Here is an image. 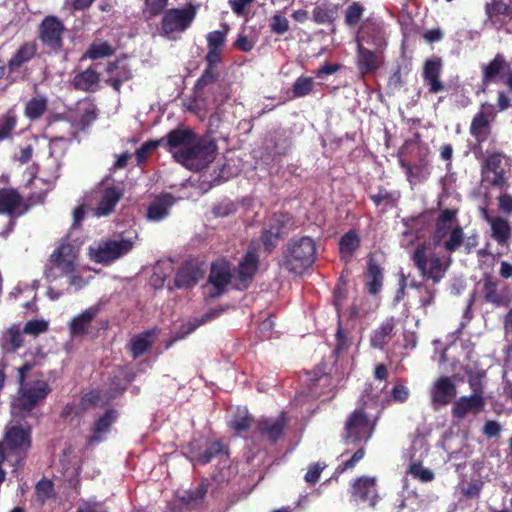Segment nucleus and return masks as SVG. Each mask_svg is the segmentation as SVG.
I'll use <instances>...</instances> for the list:
<instances>
[{
    "label": "nucleus",
    "mask_w": 512,
    "mask_h": 512,
    "mask_svg": "<svg viewBox=\"0 0 512 512\" xmlns=\"http://www.w3.org/2000/svg\"><path fill=\"white\" fill-rule=\"evenodd\" d=\"M340 0H323L313 10V20L317 24H330L338 17Z\"/></svg>",
    "instance_id": "17"
},
{
    "label": "nucleus",
    "mask_w": 512,
    "mask_h": 512,
    "mask_svg": "<svg viewBox=\"0 0 512 512\" xmlns=\"http://www.w3.org/2000/svg\"><path fill=\"white\" fill-rule=\"evenodd\" d=\"M375 420L372 419L362 408L356 409L346 420L345 442L347 444H358L366 442L372 436Z\"/></svg>",
    "instance_id": "8"
},
{
    "label": "nucleus",
    "mask_w": 512,
    "mask_h": 512,
    "mask_svg": "<svg viewBox=\"0 0 512 512\" xmlns=\"http://www.w3.org/2000/svg\"><path fill=\"white\" fill-rule=\"evenodd\" d=\"M325 468L324 463H314L308 467V471L305 474V481L307 483H316L320 477L322 470Z\"/></svg>",
    "instance_id": "57"
},
{
    "label": "nucleus",
    "mask_w": 512,
    "mask_h": 512,
    "mask_svg": "<svg viewBox=\"0 0 512 512\" xmlns=\"http://www.w3.org/2000/svg\"><path fill=\"white\" fill-rule=\"evenodd\" d=\"M280 237V228L276 230L271 229L265 231L262 235L263 245L266 250L270 251L273 247H275L278 238Z\"/></svg>",
    "instance_id": "58"
},
{
    "label": "nucleus",
    "mask_w": 512,
    "mask_h": 512,
    "mask_svg": "<svg viewBox=\"0 0 512 512\" xmlns=\"http://www.w3.org/2000/svg\"><path fill=\"white\" fill-rule=\"evenodd\" d=\"M53 495V484L48 480H41L36 486L37 500L44 503Z\"/></svg>",
    "instance_id": "51"
},
{
    "label": "nucleus",
    "mask_w": 512,
    "mask_h": 512,
    "mask_svg": "<svg viewBox=\"0 0 512 512\" xmlns=\"http://www.w3.org/2000/svg\"><path fill=\"white\" fill-rule=\"evenodd\" d=\"M501 162L502 156L500 154H493L486 159L483 166L485 179L495 186H500L503 183V174L499 171Z\"/></svg>",
    "instance_id": "25"
},
{
    "label": "nucleus",
    "mask_w": 512,
    "mask_h": 512,
    "mask_svg": "<svg viewBox=\"0 0 512 512\" xmlns=\"http://www.w3.org/2000/svg\"><path fill=\"white\" fill-rule=\"evenodd\" d=\"M49 328V322L44 319H33L28 321L23 327V333L38 336L45 333Z\"/></svg>",
    "instance_id": "44"
},
{
    "label": "nucleus",
    "mask_w": 512,
    "mask_h": 512,
    "mask_svg": "<svg viewBox=\"0 0 512 512\" xmlns=\"http://www.w3.org/2000/svg\"><path fill=\"white\" fill-rule=\"evenodd\" d=\"M85 205L86 204H80L78 205L74 211H73V225L72 227L73 228H76L78 227L81 222L83 221L84 217H85Z\"/></svg>",
    "instance_id": "64"
},
{
    "label": "nucleus",
    "mask_w": 512,
    "mask_h": 512,
    "mask_svg": "<svg viewBox=\"0 0 512 512\" xmlns=\"http://www.w3.org/2000/svg\"><path fill=\"white\" fill-rule=\"evenodd\" d=\"M499 208L501 211L507 214L512 213V196L509 194H502L498 198Z\"/></svg>",
    "instance_id": "63"
},
{
    "label": "nucleus",
    "mask_w": 512,
    "mask_h": 512,
    "mask_svg": "<svg viewBox=\"0 0 512 512\" xmlns=\"http://www.w3.org/2000/svg\"><path fill=\"white\" fill-rule=\"evenodd\" d=\"M63 31V25L58 19L47 17L41 25V39L50 47L57 48L61 44Z\"/></svg>",
    "instance_id": "16"
},
{
    "label": "nucleus",
    "mask_w": 512,
    "mask_h": 512,
    "mask_svg": "<svg viewBox=\"0 0 512 512\" xmlns=\"http://www.w3.org/2000/svg\"><path fill=\"white\" fill-rule=\"evenodd\" d=\"M286 417L282 413L275 418H263L258 422L259 432L269 440H276L283 432Z\"/></svg>",
    "instance_id": "19"
},
{
    "label": "nucleus",
    "mask_w": 512,
    "mask_h": 512,
    "mask_svg": "<svg viewBox=\"0 0 512 512\" xmlns=\"http://www.w3.org/2000/svg\"><path fill=\"white\" fill-rule=\"evenodd\" d=\"M112 52V47L107 42H95L90 46L85 55L90 59H98L109 56Z\"/></svg>",
    "instance_id": "45"
},
{
    "label": "nucleus",
    "mask_w": 512,
    "mask_h": 512,
    "mask_svg": "<svg viewBox=\"0 0 512 512\" xmlns=\"http://www.w3.org/2000/svg\"><path fill=\"white\" fill-rule=\"evenodd\" d=\"M399 198L397 192H389L386 189H380L376 194L371 196L372 201L375 205H393Z\"/></svg>",
    "instance_id": "47"
},
{
    "label": "nucleus",
    "mask_w": 512,
    "mask_h": 512,
    "mask_svg": "<svg viewBox=\"0 0 512 512\" xmlns=\"http://www.w3.org/2000/svg\"><path fill=\"white\" fill-rule=\"evenodd\" d=\"M166 147L178 163L195 171L207 167L216 155L213 141L199 138L188 130L171 131Z\"/></svg>",
    "instance_id": "1"
},
{
    "label": "nucleus",
    "mask_w": 512,
    "mask_h": 512,
    "mask_svg": "<svg viewBox=\"0 0 512 512\" xmlns=\"http://www.w3.org/2000/svg\"><path fill=\"white\" fill-rule=\"evenodd\" d=\"M77 512H107V510L101 503L89 500L81 504Z\"/></svg>",
    "instance_id": "61"
},
{
    "label": "nucleus",
    "mask_w": 512,
    "mask_h": 512,
    "mask_svg": "<svg viewBox=\"0 0 512 512\" xmlns=\"http://www.w3.org/2000/svg\"><path fill=\"white\" fill-rule=\"evenodd\" d=\"M463 241V230L460 226H456L450 232L449 239L445 242L444 247L447 251L453 252L460 247Z\"/></svg>",
    "instance_id": "50"
},
{
    "label": "nucleus",
    "mask_w": 512,
    "mask_h": 512,
    "mask_svg": "<svg viewBox=\"0 0 512 512\" xmlns=\"http://www.w3.org/2000/svg\"><path fill=\"white\" fill-rule=\"evenodd\" d=\"M495 116L496 112L494 106L489 103H484L481 106V110L474 116L470 132L478 141H482L486 138L489 130V123L495 118Z\"/></svg>",
    "instance_id": "12"
},
{
    "label": "nucleus",
    "mask_w": 512,
    "mask_h": 512,
    "mask_svg": "<svg viewBox=\"0 0 512 512\" xmlns=\"http://www.w3.org/2000/svg\"><path fill=\"white\" fill-rule=\"evenodd\" d=\"M379 53L365 48L361 41L358 42V67L362 73L375 71L381 64Z\"/></svg>",
    "instance_id": "23"
},
{
    "label": "nucleus",
    "mask_w": 512,
    "mask_h": 512,
    "mask_svg": "<svg viewBox=\"0 0 512 512\" xmlns=\"http://www.w3.org/2000/svg\"><path fill=\"white\" fill-rule=\"evenodd\" d=\"M483 217L490 224L492 237L499 244L506 243L510 237V226L508 221L501 217H491L486 210H483Z\"/></svg>",
    "instance_id": "24"
},
{
    "label": "nucleus",
    "mask_w": 512,
    "mask_h": 512,
    "mask_svg": "<svg viewBox=\"0 0 512 512\" xmlns=\"http://www.w3.org/2000/svg\"><path fill=\"white\" fill-rule=\"evenodd\" d=\"M30 370V365L25 364L18 369L19 390L11 404V414L27 416L33 408L43 401L51 389L46 380L35 378L25 381V374Z\"/></svg>",
    "instance_id": "3"
},
{
    "label": "nucleus",
    "mask_w": 512,
    "mask_h": 512,
    "mask_svg": "<svg viewBox=\"0 0 512 512\" xmlns=\"http://www.w3.org/2000/svg\"><path fill=\"white\" fill-rule=\"evenodd\" d=\"M25 417L11 414L0 441V460L7 459L14 467L22 464L32 445V427Z\"/></svg>",
    "instance_id": "2"
},
{
    "label": "nucleus",
    "mask_w": 512,
    "mask_h": 512,
    "mask_svg": "<svg viewBox=\"0 0 512 512\" xmlns=\"http://www.w3.org/2000/svg\"><path fill=\"white\" fill-rule=\"evenodd\" d=\"M382 270L372 259L369 260L366 285L370 294H377L382 288Z\"/></svg>",
    "instance_id": "34"
},
{
    "label": "nucleus",
    "mask_w": 512,
    "mask_h": 512,
    "mask_svg": "<svg viewBox=\"0 0 512 512\" xmlns=\"http://www.w3.org/2000/svg\"><path fill=\"white\" fill-rule=\"evenodd\" d=\"M166 142H167V140L160 139V140L149 141V142L144 143L136 152L138 161L139 162L144 161L150 152L155 150L161 144L166 145Z\"/></svg>",
    "instance_id": "54"
},
{
    "label": "nucleus",
    "mask_w": 512,
    "mask_h": 512,
    "mask_svg": "<svg viewBox=\"0 0 512 512\" xmlns=\"http://www.w3.org/2000/svg\"><path fill=\"white\" fill-rule=\"evenodd\" d=\"M442 63L438 58L429 59L425 62L423 76L429 86V90L438 93L443 90V84L439 80Z\"/></svg>",
    "instance_id": "20"
},
{
    "label": "nucleus",
    "mask_w": 512,
    "mask_h": 512,
    "mask_svg": "<svg viewBox=\"0 0 512 512\" xmlns=\"http://www.w3.org/2000/svg\"><path fill=\"white\" fill-rule=\"evenodd\" d=\"M122 194L110 180H105L96 186L87 198V205H95L92 209L97 218L106 217L113 213Z\"/></svg>",
    "instance_id": "7"
},
{
    "label": "nucleus",
    "mask_w": 512,
    "mask_h": 512,
    "mask_svg": "<svg viewBox=\"0 0 512 512\" xmlns=\"http://www.w3.org/2000/svg\"><path fill=\"white\" fill-rule=\"evenodd\" d=\"M22 198L13 189H0V214L22 213Z\"/></svg>",
    "instance_id": "21"
},
{
    "label": "nucleus",
    "mask_w": 512,
    "mask_h": 512,
    "mask_svg": "<svg viewBox=\"0 0 512 512\" xmlns=\"http://www.w3.org/2000/svg\"><path fill=\"white\" fill-rule=\"evenodd\" d=\"M231 279V265L229 262L220 260L212 265L209 281L215 288L212 296L219 295Z\"/></svg>",
    "instance_id": "14"
},
{
    "label": "nucleus",
    "mask_w": 512,
    "mask_h": 512,
    "mask_svg": "<svg viewBox=\"0 0 512 512\" xmlns=\"http://www.w3.org/2000/svg\"><path fill=\"white\" fill-rule=\"evenodd\" d=\"M360 238L355 231L347 232L339 242V250L342 258L348 259L359 248Z\"/></svg>",
    "instance_id": "35"
},
{
    "label": "nucleus",
    "mask_w": 512,
    "mask_h": 512,
    "mask_svg": "<svg viewBox=\"0 0 512 512\" xmlns=\"http://www.w3.org/2000/svg\"><path fill=\"white\" fill-rule=\"evenodd\" d=\"M116 417L117 415L114 410L106 411L104 415L96 421L92 430V434L88 439V443L93 445L103 441Z\"/></svg>",
    "instance_id": "22"
},
{
    "label": "nucleus",
    "mask_w": 512,
    "mask_h": 512,
    "mask_svg": "<svg viewBox=\"0 0 512 512\" xmlns=\"http://www.w3.org/2000/svg\"><path fill=\"white\" fill-rule=\"evenodd\" d=\"M208 48L222 49L225 42V33L221 31H213L207 36Z\"/></svg>",
    "instance_id": "60"
},
{
    "label": "nucleus",
    "mask_w": 512,
    "mask_h": 512,
    "mask_svg": "<svg viewBox=\"0 0 512 512\" xmlns=\"http://www.w3.org/2000/svg\"><path fill=\"white\" fill-rule=\"evenodd\" d=\"M316 258V245L312 238L301 237L288 242L282 258V266L290 272L302 274Z\"/></svg>",
    "instance_id": "4"
},
{
    "label": "nucleus",
    "mask_w": 512,
    "mask_h": 512,
    "mask_svg": "<svg viewBox=\"0 0 512 512\" xmlns=\"http://www.w3.org/2000/svg\"><path fill=\"white\" fill-rule=\"evenodd\" d=\"M107 73V82H109L116 91H119L123 82L131 78V72L123 63L110 64L107 68Z\"/></svg>",
    "instance_id": "30"
},
{
    "label": "nucleus",
    "mask_w": 512,
    "mask_h": 512,
    "mask_svg": "<svg viewBox=\"0 0 512 512\" xmlns=\"http://www.w3.org/2000/svg\"><path fill=\"white\" fill-rule=\"evenodd\" d=\"M457 225L456 210L446 209L441 212L436 223V236L438 240L451 232Z\"/></svg>",
    "instance_id": "33"
},
{
    "label": "nucleus",
    "mask_w": 512,
    "mask_h": 512,
    "mask_svg": "<svg viewBox=\"0 0 512 512\" xmlns=\"http://www.w3.org/2000/svg\"><path fill=\"white\" fill-rule=\"evenodd\" d=\"M79 249L71 243H62L59 248L51 255V271H55L51 276L56 277L59 274L70 275L77 266ZM50 276V274H48Z\"/></svg>",
    "instance_id": "9"
},
{
    "label": "nucleus",
    "mask_w": 512,
    "mask_h": 512,
    "mask_svg": "<svg viewBox=\"0 0 512 512\" xmlns=\"http://www.w3.org/2000/svg\"><path fill=\"white\" fill-rule=\"evenodd\" d=\"M222 449L223 447L220 442H212L207 446L205 453H201L200 445L198 443H192L190 445L189 457L192 462L206 464L213 456L220 453Z\"/></svg>",
    "instance_id": "27"
},
{
    "label": "nucleus",
    "mask_w": 512,
    "mask_h": 512,
    "mask_svg": "<svg viewBox=\"0 0 512 512\" xmlns=\"http://www.w3.org/2000/svg\"><path fill=\"white\" fill-rule=\"evenodd\" d=\"M252 419L246 408H237L233 419L230 420V426L237 432H243L250 428Z\"/></svg>",
    "instance_id": "41"
},
{
    "label": "nucleus",
    "mask_w": 512,
    "mask_h": 512,
    "mask_svg": "<svg viewBox=\"0 0 512 512\" xmlns=\"http://www.w3.org/2000/svg\"><path fill=\"white\" fill-rule=\"evenodd\" d=\"M271 30L276 34H284L289 30V21L286 17L275 14L270 23Z\"/></svg>",
    "instance_id": "53"
},
{
    "label": "nucleus",
    "mask_w": 512,
    "mask_h": 512,
    "mask_svg": "<svg viewBox=\"0 0 512 512\" xmlns=\"http://www.w3.org/2000/svg\"><path fill=\"white\" fill-rule=\"evenodd\" d=\"M218 315V312L216 310L210 311L209 313H206L201 319H193L186 324L182 326V332L181 337H184L193 331H195L200 325L210 321L214 317Z\"/></svg>",
    "instance_id": "46"
},
{
    "label": "nucleus",
    "mask_w": 512,
    "mask_h": 512,
    "mask_svg": "<svg viewBox=\"0 0 512 512\" xmlns=\"http://www.w3.org/2000/svg\"><path fill=\"white\" fill-rule=\"evenodd\" d=\"M505 66V60L502 55H496L495 58L483 69V83L487 85L489 82L496 80L500 76Z\"/></svg>",
    "instance_id": "38"
},
{
    "label": "nucleus",
    "mask_w": 512,
    "mask_h": 512,
    "mask_svg": "<svg viewBox=\"0 0 512 512\" xmlns=\"http://www.w3.org/2000/svg\"><path fill=\"white\" fill-rule=\"evenodd\" d=\"M430 399L434 408L447 406L457 395L455 383L451 377L441 376L431 385Z\"/></svg>",
    "instance_id": "11"
},
{
    "label": "nucleus",
    "mask_w": 512,
    "mask_h": 512,
    "mask_svg": "<svg viewBox=\"0 0 512 512\" xmlns=\"http://www.w3.org/2000/svg\"><path fill=\"white\" fill-rule=\"evenodd\" d=\"M47 109V98L44 96H35L27 104L25 114L29 119H38Z\"/></svg>",
    "instance_id": "40"
},
{
    "label": "nucleus",
    "mask_w": 512,
    "mask_h": 512,
    "mask_svg": "<svg viewBox=\"0 0 512 512\" xmlns=\"http://www.w3.org/2000/svg\"><path fill=\"white\" fill-rule=\"evenodd\" d=\"M15 125V117L11 114L6 115L3 121L0 123V140L7 138L11 131L14 129Z\"/></svg>",
    "instance_id": "59"
},
{
    "label": "nucleus",
    "mask_w": 512,
    "mask_h": 512,
    "mask_svg": "<svg viewBox=\"0 0 512 512\" xmlns=\"http://www.w3.org/2000/svg\"><path fill=\"white\" fill-rule=\"evenodd\" d=\"M36 54V46L33 43H25L15 52L8 62L10 72L18 70L22 65L31 60Z\"/></svg>",
    "instance_id": "29"
},
{
    "label": "nucleus",
    "mask_w": 512,
    "mask_h": 512,
    "mask_svg": "<svg viewBox=\"0 0 512 512\" xmlns=\"http://www.w3.org/2000/svg\"><path fill=\"white\" fill-rule=\"evenodd\" d=\"M415 266L421 275L427 279L438 283L445 276L450 266V257H440L434 251V245H419L412 256Z\"/></svg>",
    "instance_id": "5"
},
{
    "label": "nucleus",
    "mask_w": 512,
    "mask_h": 512,
    "mask_svg": "<svg viewBox=\"0 0 512 512\" xmlns=\"http://www.w3.org/2000/svg\"><path fill=\"white\" fill-rule=\"evenodd\" d=\"M257 265L258 258L254 250L250 249L239 263L238 277L241 285L246 286L245 283L250 280L257 271Z\"/></svg>",
    "instance_id": "28"
},
{
    "label": "nucleus",
    "mask_w": 512,
    "mask_h": 512,
    "mask_svg": "<svg viewBox=\"0 0 512 512\" xmlns=\"http://www.w3.org/2000/svg\"><path fill=\"white\" fill-rule=\"evenodd\" d=\"M174 203V197L169 194L156 197L147 208V219L152 222L162 221L169 215Z\"/></svg>",
    "instance_id": "15"
},
{
    "label": "nucleus",
    "mask_w": 512,
    "mask_h": 512,
    "mask_svg": "<svg viewBox=\"0 0 512 512\" xmlns=\"http://www.w3.org/2000/svg\"><path fill=\"white\" fill-rule=\"evenodd\" d=\"M394 321L392 319L383 322L376 330L373 331L371 336V345L377 349H383L391 338L394 330Z\"/></svg>",
    "instance_id": "32"
},
{
    "label": "nucleus",
    "mask_w": 512,
    "mask_h": 512,
    "mask_svg": "<svg viewBox=\"0 0 512 512\" xmlns=\"http://www.w3.org/2000/svg\"><path fill=\"white\" fill-rule=\"evenodd\" d=\"M23 331L17 327H11L7 332V342L12 350H16L23 345Z\"/></svg>",
    "instance_id": "55"
},
{
    "label": "nucleus",
    "mask_w": 512,
    "mask_h": 512,
    "mask_svg": "<svg viewBox=\"0 0 512 512\" xmlns=\"http://www.w3.org/2000/svg\"><path fill=\"white\" fill-rule=\"evenodd\" d=\"M352 495L356 499L368 502L370 506H375L377 502L376 479L366 476L358 478L353 484Z\"/></svg>",
    "instance_id": "13"
},
{
    "label": "nucleus",
    "mask_w": 512,
    "mask_h": 512,
    "mask_svg": "<svg viewBox=\"0 0 512 512\" xmlns=\"http://www.w3.org/2000/svg\"><path fill=\"white\" fill-rule=\"evenodd\" d=\"M137 235L131 233L122 236L118 240H106L94 243L89 247L90 258L102 264H108L119 259L132 250L135 245Z\"/></svg>",
    "instance_id": "6"
},
{
    "label": "nucleus",
    "mask_w": 512,
    "mask_h": 512,
    "mask_svg": "<svg viewBox=\"0 0 512 512\" xmlns=\"http://www.w3.org/2000/svg\"><path fill=\"white\" fill-rule=\"evenodd\" d=\"M98 309L90 307L75 316L69 324L70 333L73 336L83 335L87 332L88 326L97 315Z\"/></svg>",
    "instance_id": "26"
},
{
    "label": "nucleus",
    "mask_w": 512,
    "mask_h": 512,
    "mask_svg": "<svg viewBox=\"0 0 512 512\" xmlns=\"http://www.w3.org/2000/svg\"><path fill=\"white\" fill-rule=\"evenodd\" d=\"M364 13V7L358 3H352L346 10L345 21L348 25L354 26L359 23Z\"/></svg>",
    "instance_id": "48"
},
{
    "label": "nucleus",
    "mask_w": 512,
    "mask_h": 512,
    "mask_svg": "<svg viewBox=\"0 0 512 512\" xmlns=\"http://www.w3.org/2000/svg\"><path fill=\"white\" fill-rule=\"evenodd\" d=\"M410 391L402 384H396L391 391V398L395 402L404 403L408 400Z\"/></svg>",
    "instance_id": "56"
},
{
    "label": "nucleus",
    "mask_w": 512,
    "mask_h": 512,
    "mask_svg": "<svg viewBox=\"0 0 512 512\" xmlns=\"http://www.w3.org/2000/svg\"><path fill=\"white\" fill-rule=\"evenodd\" d=\"M408 473L415 479L424 483L431 482L434 479V473L430 469L423 467L419 462L411 463L408 468Z\"/></svg>",
    "instance_id": "43"
},
{
    "label": "nucleus",
    "mask_w": 512,
    "mask_h": 512,
    "mask_svg": "<svg viewBox=\"0 0 512 512\" xmlns=\"http://www.w3.org/2000/svg\"><path fill=\"white\" fill-rule=\"evenodd\" d=\"M484 294L485 299L488 302L494 303L496 305L504 304L503 297L497 292L496 284L493 282H486L484 285Z\"/></svg>",
    "instance_id": "52"
},
{
    "label": "nucleus",
    "mask_w": 512,
    "mask_h": 512,
    "mask_svg": "<svg viewBox=\"0 0 512 512\" xmlns=\"http://www.w3.org/2000/svg\"><path fill=\"white\" fill-rule=\"evenodd\" d=\"M484 402L480 394H473L459 398L453 406V414L462 418L469 413H477L483 408Z\"/></svg>",
    "instance_id": "18"
},
{
    "label": "nucleus",
    "mask_w": 512,
    "mask_h": 512,
    "mask_svg": "<svg viewBox=\"0 0 512 512\" xmlns=\"http://www.w3.org/2000/svg\"><path fill=\"white\" fill-rule=\"evenodd\" d=\"M199 276V271L191 265H185L179 269L175 278V285L178 288H188L194 285Z\"/></svg>",
    "instance_id": "36"
},
{
    "label": "nucleus",
    "mask_w": 512,
    "mask_h": 512,
    "mask_svg": "<svg viewBox=\"0 0 512 512\" xmlns=\"http://www.w3.org/2000/svg\"><path fill=\"white\" fill-rule=\"evenodd\" d=\"M168 0H145L146 8L150 14L156 15L164 9Z\"/></svg>",
    "instance_id": "62"
},
{
    "label": "nucleus",
    "mask_w": 512,
    "mask_h": 512,
    "mask_svg": "<svg viewBox=\"0 0 512 512\" xmlns=\"http://www.w3.org/2000/svg\"><path fill=\"white\" fill-rule=\"evenodd\" d=\"M196 15V10L193 6H188L183 9H170L162 19L161 29L164 35L172 38L174 33L185 31Z\"/></svg>",
    "instance_id": "10"
},
{
    "label": "nucleus",
    "mask_w": 512,
    "mask_h": 512,
    "mask_svg": "<svg viewBox=\"0 0 512 512\" xmlns=\"http://www.w3.org/2000/svg\"><path fill=\"white\" fill-rule=\"evenodd\" d=\"M97 117L96 108L89 102H80L78 104L77 115L73 117L75 125L79 129H85Z\"/></svg>",
    "instance_id": "31"
},
{
    "label": "nucleus",
    "mask_w": 512,
    "mask_h": 512,
    "mask_svg": "<svg viewBox=\"0 0 512 512\" xmlns=\"http://www.w3.org/2000/svg\"><path fill=\"white\" fill-rule=\"evenodd\" d=\"M314 86V81L310 77H299L293 85L294 97H303L310 93Z\"/></svg>",
    "instance_id": "49"
},
{
    "label": "nucleus",
    "mask_w": 512,
    "mask_h": 512,
    "mask_svg": "<svg viewBox=\"0 0 512 512\" xmlns=\"http://www.w3.org/2000/svg\"><path fill=\"white\" fill-rule=\"evenodd\" d=\"M98 74L91 69H87L82 73L77 74L73 79V85L77 89L84 91L92 90L98 83Z\"/></svg>",
    "instance_id": "39"
},
{
    "label": "nucleus",
    "mask_w": 512,
    "mask_h": 512,
    "mask_svg": "<svg viewBox=\"0 0 512 512\" xmlns=\"http://www.w3.org/2000/svg\"><path fill=\"white\" fill-rule=\"evenodd\" d=\"M172 272V265L169 262L158 263L154 267L150 283L154 288H161L164 285L166 277Z\"/></svg>",
    "instance_id": "42"
},
{
    "label": "nucleus",
    "mask_w": 512,
    "mask_h": 512,
    "mask_svg": "<svg viewBox=\"0 0 512 512\" xmlns=\"http://www.w3.org/2000/svg\"><path fill=\"white\" fill-rule=\"evenodd\" d=\"M154 341V331H147L135 336L131 341V352L134 358L146 352Z\"/></svg>",
    "instance_id": "37"
}]
</instances>
